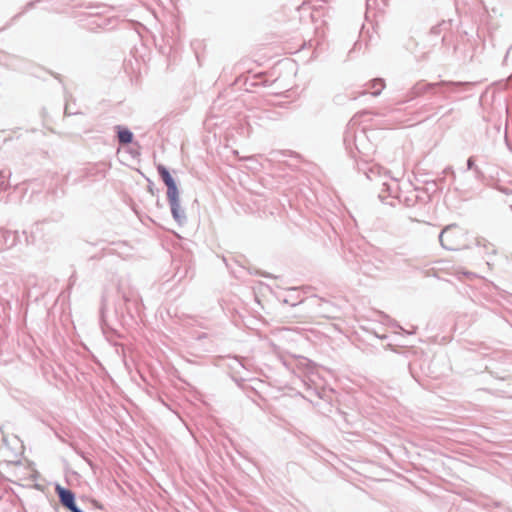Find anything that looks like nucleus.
<instances>
[{
    "label": "nucleus",
    "instance_id": "423d86ee",
    "mask_svg": "<svg viewBox=\"0 0 512 512\" xmlns=\"http://www.w3.org/2000/svg\"><path fill=\"white\" fill-rule=\"evenodd\" d=\"M158 171H159V174H160L162 180L164 181V183L166 184L167 187L175 185V181L173 180L170 173L168 172V170L165 167L159 166Z\"/></svg>",
    "mask_w": 512,
    "mask_h": 512
},
{
    "label": "nucleus",
    "instance_id": "7ed1b4c3",
    "mask_svg": "<svg viewBox=\"0 0 512 512\" xmlns=\"http://www.w3.org/2000/svg\"><path fill=\"white\" fill-rule=\"evenodd\" d=\"M21 453L13 451L6 443L0 446V463L15 464L20 460Z\"/></svg>",
    "mask_w": 512,
    "mask_h": 512
},
{
    "label": "nucleus",
    "instance_id": "20e7f679",
    "mask_svg": "<svg viewBox=\"0 0 512 512\" xmlns=\"http://www.w3.org/2000/svg\"><path fill=\"white\" fill-rule=\"evenodd\" d=\"M117 131H118V140L120 143L129 144L132 142L133 134L127 128L118 126Z\"/></svg>",
    "mask_w": 512,
    "mask_h": 512
},
{
    "label": "nucleus",
    "instance_id": "f03ea898",
    "mask_svg": "<svg viewBox=\"0 0 512 512\" xmlns=\"http://www.w3.org/2000/svg\"><path fill=\"white\" fill-rule=\"evenodd\" d=\"M55 490L63 506L72 512H82L75 505L74 494L70 490H67L59 485L56 486Z\"/></svg>",
    "mask_w": 512,
    "mask_h": 512
},
{
    "label": "nucleus",
    "instance_id": "f257e3e1",
    "mask_svg": "<svg viewBox=\"0 0 512 512\" xmlns=\"http://www.w3.org/2000/svg\"><path fill=\"white\" fill-rule=\"evenodd\" d=\"M439 240L447 250L457 251L468 247L467 232L455 224L445 227L439 236Z\"/></svg>",
    "mask_w": 512,
    "mask_h": 512
},
{
    "label": "nucleus",
    "instance_id": "0eeeda50",
    "mask_svg": "<svg viewBox=\"0 0 512 512\" xmlns=\"http://www.w3.org/2000/svg\"><path fill=\"white\" fill-rule=\"evenodd\" d=\"M171 211H172V214L174 216V218L176 220H180L181 219V214H180V204L179 202H177V206H171Z\"/></svg>",
    "mask_w": 512,
    "mask_h": 512
},
{
    "label": "nucleus",
    "instance_id": "39448f33",
    "mask_svg": "<svg viewBox=\"0 0 512 512\" xmlns=\"http://www.w3.org/2000/svg\"><path fill=\"white\" fill-rule=\"evenodd\" d=\"M167 198L170 206H177V202H179V193L176 184L167 187Z\"/></svg>",
    "mask_w": 512,
    "mask_h": 512
}]
</instances>
